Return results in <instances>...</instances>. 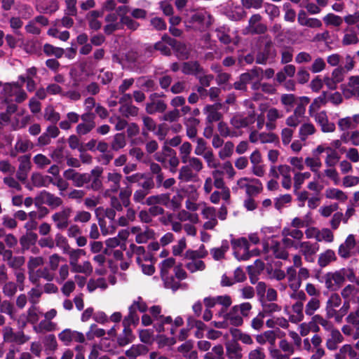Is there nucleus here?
<instances>
[{"label": "nucleus", "instance_id": "1", "mask_svg": "<svg viewBox=\"0 0 359 359\" xmlns=\"http://www.w3.org/2000/svg\"><path fill=\"white\" fill-rule=\"evenodd\" d=\"M273 227H264L262 229V233L264 235L262 243V253L264 258L269 262L272 261L273 257L287 259L289 254L273 234Z\"/></svg>", "mask_w": 359, "mask_h": 359}, {"label": "nucleus", "instance_id": "2", "mask_svg": "<svg viewBox=\"0 0 359 359\" xmlns=\"http://www.w3.org/2000/svg\"><path fill=\"white\" fill-rule=\"evenodd\" d=\"M27 98V94L18 83H6L4 84L0 93V102L7 105V111L15 113L18 109L15 103H20Z\"/></svg>", "mask_w": 359, "mask_h": 359}, {"label": "nucleus", "instance_id": "3", "mask_svg": "<svg viewBox=\"0 0 359 359\" xmlns=\"http://www.w3.org/2000/svg\"><path fill=\"white\" fill-rule=\"evenodd\" d=\"M127 255L130 257L133 255H136L137 263L144 274L151 275L154 273L155 269L153 265L152 255L149 252H147L144 247L131 243L129 250L127 251Z\"/></svg>", "mask_w": 359, "mask_h": 359}, {"label": "nucleus", "instance_id": "4", "mask_svg": "<svg viewBox=\"0 0 359 359\" xmlns=\"http://www.w3.org/2000/svg\"><path fill=\"white\" fill-rule=\"evenodd\" d=\"M211 15L205 9L194 11L185 20L186 27L200 32L204 31L211 25Z\"/></svg>", "mask_w": 359, "mask_h": 359}, {"label": "nucleus", "instance_id": "5", "mask_svg": "<svg viewBox=\"0 0 359 359\" xmlns=\"http://www.w3.org/2000/svg\"><path fill=\"white\" fill-rule=\"evenodd\" d=\"M205 307H217L215 317L217 318H226L228 316V309L231 306V299L228 295H221L216 297H208L203 299Z\"/></svg>", "mask_w": 359, "mask_h": 359}, {"label": "nucleus", "instance_id": "6", "mask_svg": "<svg viewBox=\"0 0 359 359\" xmlns=\"http://www.w3.org/2000/svg\"><path fill=\"white\" fill-rule=\"evenodd\" d=\"M292 172L293 171L291 166L287 164L271 165L269 176L275 179L280 177L282 187L285 190H290L292 187Z\"/></svg>", "mask_w": 359, "mask_h": 359}, {"label": "nucleus", "instance_id": "7", "mask_svg": "<svg viewBox=\"0 0 359 359\" xmlns=\"http://www.w3.org/2000/svg\"><path fill=\"white\" fill-rule=\"evenodd\" d=\"M233 255L239 261H245L251 257L259 255L258 250H250V245L247 238L242 237L239 238H232L231 240Z\"/></svg>", "mask_w": 359, "mask_h": 359}, {"label": "nucleus", "instance_id": "8", "mask_svg": "<svg viewBox=\"0 0 359 359\" xmlns=\"http://www.w3.org/2000/svg\"><path fill=\"white\" fill-rule=\"evenodd\" d=\"M174 265L173 258L166 259L160 264V271L165 287L175 291L178 289L180 283L173 276Z\"/></svg>", "mask_w": 359, "mask_h": 359}, {"label": "nucleus", "instance_id": "9", "mask_svg": "<svg viewBox=\"0 0 359 359\" xmlns=\"http://www.w3.org/2000/svg\"><path fill=\"white\" fill-rule=\"evenodd\" d=\"M232 189L234 191L243 189L248 196H252L258 194L262 191V184L256 178L241 177L237 180L236 185Z\"/></svg>", "mask_w": 359, "mask_h": 359}, {"label": "nucleus", "instance_id": "10", "mask_svg": "<svg viewBox=\"0 0 359 359\" xmlns=\"http://www.w3.org/2000/svg\"><path fill=\"white\" fill-rule=\"evenodd\" d=\"M295 352V346L285 339H281L278 343V348L269 349L270 356L272 359H290Z\"/></svg>", "mask_w": 359, "mask_h": 359}, {"label": "nucleus", "instance_id": "11", "mask_svg": "<svg viewBox=\"0 0 359 359\" xmlns=\"http://www.w3.org/2000/svg\"><path fill=\"white\" fill-rule=\"evenodd\" d=\"M131 194L132 189L130 187L127 185L126 187L121 189L118 198L115 196L110 197L111 208L116 211H121L123 206L128 207L130 205Z\"/></svg>", "mask_w": 359, "mask_h": 359}, {"label": "nucleus", "instance_id": "12", "mask_svg": "<svg viewBox=\"0 0 359 359\" xmlns=\"http://www.w3.org/2000/svg\"><path fill=\"white\" fill-rule=\"evenodd\" d=\"M149 313L154 319V327L158 333L165 330V325H170L172 322L170 316H164L161 314V308L159 306H153L149 309Z\"/></svg>", "mask_w": 359, "mask_h": 359}, {"label": "nucleus", "instance_id": "13", "mask_svg": "<svg viewBox=\"0 0 359 359\" xmlns=\"http://www.w3.org/2000/svg\"><path fill=\"white\" fill-rule=\"evenodd\" d=\"M137 310L141 313H144L147 310V305L141 297H138L135 299L133 304L129 306L128 314L125 316L126 322L130 320L139 323L140 317L137 313Z\"/></svg>", "mask_w": 359, "mask_h": 359}, {"label": "nucleus", "instance_id": "14", "mask_svg": "<svg viewBox=\"0 0 359 359\" xmlns=\"http://www.w3.org/2000/svg\"><path fill=\"white\" fill-rule=\"evenodd\" d=\"M122 325L123 327L122 332L117 337V342L121 346H124L133 342L135 336L132 332L131 327H136L138 323L128 320L126 322V317L123 318Z\"/></svg>", "mask_w": 359, "mask_h": 359}, {"label": "nucleus", "instance_id": "15", "mask_svg": "<svg viewBox=\"0 0 359 359\" xmlns=\"http://www.w3.org/2000/svg\"><path fill=\"white\" fill-rule=\"evenodd\" d=\"M296 249H299L300 252L304 255L306 262H313L315 255L319 250V245L317 243L304 241L297 243Z\"/></svg>", "mask_w": 359, "mask_h": 359}, {"label": "nucleus", "instance_id": "16", "mask_svg": "<svg viewBox=\"0 0 359 359\" xmlns=\"http://www.w3.org/2000/svg\"><path fill=\"white\" fill-rule=\"evenodd\" d=\"M72 211L70 208L66 207L52 215V219L57 229L63 231L68 227Z\"/></svg>", "mask_w": 359, "mask_h": 359}, {"label": "nucleus", "instance_id": "17", "mask_svg": "<svg viewBox=\"0 0 359 359\" xmlns=\"http://www.w3.org/2000/svg\"><path fill=\"white\" fill-rule=\"evenodd\" d=\"M48 25V20L43 15L36 16L29 20L25 27L27 33L33 35H39L41 32V27Z\"/></svg>", "mask_w": 359, "mask_h": 359}, {"label": "nucleus", "instance_id": "18", "mask_svg": "<svg viewBox=\"0 0 359 359\" xmlns=\"http://www.w3.org/2000/svg\"><path fill=\"white\" fill-rule=\"evenodd\" d=\"M356 245L355 236L353 234H349L345 241L341 243L338 249V254L339 257L343 259H348L354 255V250Z\"/></svg>", "mask_w": 359, "mask_h": 359}, {"label": "nucleus", "instance_id": "19", "mask_svg": "<svg viewBox=\"0 0 359 359\" xmlns=\"http://www.w3.org/2000/svg\"><path fill=\"white\" fill-rule=\"evenodd\" d=\"M35 200L37 204L43 203L53 208L58 207L62 203V201L60 197L46 191H41Z\"/></svg>", "mask_w": 359, "mask_h": 359}, {"label": "nucleus", "instance_id": "20", "mask_svg": "<svg viewBox=\"0 0 359 359\" xmlns=\"http://www.w3.org/2000/svg\"><path fill=\"white\" fill-rule=\"evenodd\" d=\"M311 117L314 118L315 121L320 127L322 132L332 133L335 130V124L329 121L327 113L325 111L313 114Z\"/></svg>", "mask_w": 359, "mask_h": 359}, {"label": "nucleus", "instance_id": "21", "mask_svg": "<svg viewBox=\"0 0 359 359\" xmlns=\"http://www.w3.org/2000/svg\"><path fill=\"white\" fill-rule=\"evenodd\" d=\"M130 233L135 235V241L137 243H145L154 236V230L147 226H133L130 228Z\"/></svg>", "mask_w": 359, "mask_h": 359}, {"label": "nucleus", "instance_id": "22", "mask_svg": "<svg viewBox=\"0 0 359 359\" xmlns=\"http://www.w3.org/2000/svg\"><path fill=\"white\" fill-rule=\"evenodd\" d=\"M345 278L339 271L328 273L325 276V285L329 290H337L344 283Z\"/></svg>", "mask_w": 359, "mask_h": 359}, {"label": "nucleus", "instance_id": "23", "mask_svg": "<svg viewBox=\"0 0 359 359\" xmlns=\"http://www.w3.org/2000/svg\"><path fill=\"white\" fill-rule=\"evenodd\" d=\"M255 121V114L254 110L249 111L247 116L241 114L233 116L231 119V124L237 129L245 128Z\"/></svg>", "mask_w": 359, "mask_h": 359}, {"label": "nucleus", "instance_id": "24", "mask_svg": "<svg viewBox=\"0 0 359 359\" xmlns=\"http://www.w3.org/2000/svg\"><path fill=\"white\" fill-rule=\"evenodd\" d=\"M267 130L271 131L276 128L277 120L283 117V112L275 107H270L266 111Z\"/></svg>", "mask_w": 359, "mask_h": 359}, {"label": "nucleus", "instance_id": "25", "mask_svg": "<svg viewBox=\"0 0 359 359\" xmlns=\"http://www.w3.org/2000/svg\"><path fill=\"white\" fill-rule=\"evenodd\" d=\"M304 304L302 302H297L292 306L291 313L285 311L288 316L289 320L292 323L297 324L304 320Z\"/></svg>", "mask_w": 359, "mask_h": 359}, {"label": "nucleus", "instance_id": "26", "mask_svg": "<svg viewBox=\"0 0 359 359\" xmlns=\"http://www.w3.org/2000/svg\"><path fill=\"white\" fill-rule=\"evenodd\" d=\"M168 40L169 45L173 49L176 56L179 59L185 60L189 57V49L184 43L177 41L172 38H169Z\"/></svg>", "mask_w": 359, "mask_h": 359}, {"label": "nucleus", "instance_id": "27", "mask_svg": "<svg viewBox=\"0 0 359 359\" xmlns=\"http://www.w3.org/2000/svg\"><path fill=\"white\" fill-rule=\"evenodd\" d=\"M222 104L215 103L211 105H207L204 108V113L207 115L206 120L208 123L219 121L222 117V114L219 111L221 109Z\"/></svg>", "mask_w": 359, "mask_h": 359}, {"label": "nucleus", "instance_id": "28", "mask_svg": "<svg viewBox=\"0 0 359 359\" xmlns=\"http://www.w3.org/2000/svg\"><path fill=\"white\" fill-rule=\"evenodd\" d=\"M107 182L109 183V188L106 190L105 196H110V193H116L120 189V182L122 175L116 172H111L107 174Z\"/></svg>", "mask_w": 359, "mask_h": 359}, {"label": "nucleus", "instance_id": "29", "mask_svg": "<svg viewBox=\"0 0 359 359\" xmlns=\"http://www.w3.org/2000/svg\"><path fill=\"white\" fill-rule=\"evenodd\" d=\"M226 354L230 359H241L243 356L242 348L236 340L228 341L225 343Z\"/></svg>", "mask_w": 359, "mask_h": 359}, {"label": "nucleus", "instance_id": "30", "mask_svg": "<svg viewBox=\"0 0 359 359\" xmlns=\"http://www.w3.org/2000/svg\"><path fill=\"white\" fill-rule=\"evenodd\" d=\"M33 147L32 142L27 138L18 136L11 156H15L18 153H25Z\"/></svg>", "mask_w": 359, "mask_h": 359}, {"label": "nucleus", "instance_id": "31", "mask_svg": "<svg viewBox=\"0 0 359 359\" xmlns=\"http://www.w3.org/2000/svg\"><path fill=\"white\" fill-rule=\"evenodd\" d=\"M329 332L330 334L326 339V347L330 351H334L337 348L339 344L343 341L344 337L337 328Z\"/></svg>", "mask_w": 359, "mask_h": 359}, {"label": "nucleus", "instance_id": "32", "mask_svg": "<svg viewBox=\"0 0 359 359\" xmlns=\"http://www.w3.org/2000/svg\"><path fill=\"white\" fill-rule=\"evenodd\" d=\"M286 276L290 288L292 290H298L301 287L302 282L297 273L296 269H294V266H289L287 268Z\"/></svg>", "mask_w": 359, "mask_h": 359}, {"label": "nucleus", "instance_id": "33", "mask_svg": "<svg viewBox=\"0 0 359 359\" xmlns=\"http://www.w3.org/2000/svg\"><path fill=\"white\" fill-rule=\"evenodd\" d=\"M34 276L33 278H32V276H29V279L32 283H36L41 278L46 281H52L55 278V273L47 267H43L38 269L34 274Z\"/></svg>", "mask_w": 359, "mask_h": 359}, {"label": "nucleus", "instance_id": "34", "mask_svg": "<svg viewBox=\"0 0 359 359\" xmlns=\"http://www.w3.org/2000/svg\"><path fill=\"white\" fill-rule=\"evenodd\" d=\"M341 304V299L339 294H332L327 302L325 306V313L326 316H332L334 311H336L337 308H339Z\"/></svg>", "mask_w": 359, "mask_h": 359}, {"label": "nucleus", "instance_id": "35", "mask_svg": "<svg viewBox=\"0 0 359 359\" xmlns=\"http://www.w3.org/2000/svg\"><path fill=\"white\" fill-rule=\"evenodd\" d=\"M198 177L196 173L187 164L181 167L179 170L178 179L184 182L195 181Z\"/></svg>", "mask_w": 359, "mask_h": 359}, {"label": "nucleus", "instance_id": "36", "mask_svg": "<svg viewBox=\"0 0 359 359\" xmlns=\"http://www.w3.org/2000/svg\"><path fill=\"white\" fill-rule=\"evenodd\" d=\"M199 120L194 118L190 117L185 121L186 133L187 137L194 140L197 135V127L199 124Z\"/></svg>", "mask_w": 359, "mask_h": 359}, {"label": "nucleus", "instance_id": "37", "mask_svg": "<svg viewBox=\"0 0 359 359\" xmlns=\"http://www.w3.org/2000/svg\"><path fill=\"white\" fill-rule=\"evenodd\" d=\"M148 348L143 344H134L126 351V355L128 359H137L138 356L147 354Z\"/></svg>", "mask_w": 359, "mask_h": 359}, {"label": "nucleus", "instance_id": "38", "mask_svg": "<svg viewBox=\"0 0 359 359\" xmlns=\"http://www.w3.org/2000/svg\"><path fill=\"white\" fill-rule=\"evenodd\" d=\"M262 18L259 14H255L249 20L250 31L254 33L261 34L266 30V27L260 23Z\"/></svg>", "mask_w": 359, "mask_h": 359}, {"label": "nucleus", "instance_id": "39", "mask_svg": "<svg viewBox=\"0 0 359 359\" xmlns=\"http://www.w3.org/2000/svg\"><path fill=\"white\" fill-rule=\"evenodd\" d=\"M38 236L34 232H27L20 238V243L23 250H29L37 241Z\"/></svg>", "mask_w": 359, "mask_h": 359}, {"label": "nucleus", "instance_id": "40", "mask_svg": "<svg viewBox=\"0 0 359 359\" xmlns=\"http://www.w3.org/2000/svg\"><path fill=\"white\" fill-rule=\"evenodd\" d=\"M229 325L236 327L242 325L243 319L238 311V308L233 306L229 311L227 318H226Z\"/></svg>", "mask_w": 359, "mask_h": 359}, {"label": "nucleus", "instance_id": "41", "mask_svg": "<svg viewBox=\"0 0 359 359\" xmlns=\"http://www.w3.org/2000/svg\"><path fill=\"white\" fill-rule=\"evenodd\" d=\"M182 71L184 74H193L198 76L202 73V68L198 62H187L182 65Z\"/></svg>", "mask_w": 359, "mask_h": 359}, {"label": "nucleus", "instance_id": "42", "mask_svg": "<svg viewBox=\"0 0 359 359\" xmlns=\"http://www.w3.org/2000/svg\"><path fill=\"white\" fill-rule=\"evenodd\" d=\"M44 264V259L42 257H30L27 262V269L29 277L32 276L33 278L34 274L38 270V267L43 266Z\"/></svg>", "mask_w": 359, "mask_h": 359}, {"label": "nucleus", "instance_id": "43", "mask_svg": "<svg viewBox=\"0 0 359 359\" xmlns=\"http://www.w3.org/2000/svg\"><path fill=\"white\" fill-rule=\"evenodd\" d=\"M305 165L315 174H316L318 178L320 177V173L319 172L320 168L322 166V162L318 156L306 157L305 158Z\"/></svg>", "mask_w": 359, "mask_h": 359}, {"label": "nucleus", "instance_id": "44", "mask_svg": "<svg viewBox=\"0 0 359 359\" xmlns=\"http://www.w3.org/2000/svg\"><path fill=\"white\" fill-rule=\"evenodd\" d=\"M31 180L34 187H48L52 181V177L48 175H43L40 173H33Z\"/></svg>", "mask_w": 359, "mask_h": 359}, {"label": "nucleus", "instance_id": "45", "mask_svg": "<svg viewBox=\"0 0 359 359\" xmlns=\"http://www.w3.org/2000/svg\"><path fill=\"white\" fill-rule=\"evenodd\" d=\"M230 198L229 189H219L212 192L210 196V200L212 203H219L221 199L228 202Z\"/></svg>", "mask_w": 359, "mask_h": 359}, {"label": "nucleus", "instance_id": "46", "mask_svg": "<svg viewBox=\"0 0 359 359\" xmlns=\"http://www.w3.org/2000/svg\"><path fill=\"white\" fill-rule=\"evenodd\" d=\"M187 259L185 266L191 273L203 271L205 268V264L201 259L196 258H187Z\"/></svg>", "mask_w": 359, "mask_h": 359}, {"label": "nucleus", "instance_id": "47", "mask_svg": "<svg viewBox=\"0 0 359 359\" xmlns=\"http://www.w3.org/2000/svg\"><path fill=\"white\" fill-rule=\"evenodd\" d=\"M229 248V242L226 240L222 242L219 248H214L210 250V254L216 261L221 260L224 257L225 253Z\"/></svg>", "mask_w": 359, "mask_h": 359}, {"label": "nucleus", "instance_id": "48", "mask_svg": "<svg viewBox=\"0 0 359 359\" xmlns=\"http://www.w3.org/2000/svg\"><path fill=\"white\" fill-rule=\"evenodd\" d=\"M66 120H63L60 122V127L62 130H69L71 128V125L78 123L80 118V115L76 112L71 111L68 112L66 115Z\"/></svg>", "mask_w": 359, "mask_h": 359}, {"label": "nucleus", "instance_id": "49", "mask_svg": "<svg viewBox=\"0 0 359 359\" xmlns=\"http://www.w3.org/2000/svg\"><path fill=\"white\" fill-rule=\"evenodd\" d=\"M336 258L334 250L329 249L319 255L318 263L320 267H325L331 262L334 261Z\"/></svg>", "mask_w": 359, "mask_h": 359}, {"label": "nucleus", "instance_id": "50", "mask_svg": "<svg viewBox=\"0 0 359 359\" xmlns=\"http://www.w3.org/2000/svg\"><path fill=\"white\" fill-rule=\"evenodd\" d=\"M167 108V105L163 100L154 101L147 103L146 105V111L149 114L156 112H163Z\"/></svg>", "mask_w": 359, "mask_h": 359}, {"label": "nucleus", "instance_id": "51", "mask_svg": "<svg viewBox=\"0 0 359 359\" xmlns=\"http://www.w3.org/2000/svg\"><path fill=\"white\" fill-rule=\"evenodd\" d=\"M117 17L115 14H109L106 16L105 20L108 22L104 27L105 34L109 35L119 28V25L116 22Z\"/></svg>", "mask_w": 359, "mask_h": 359}, {"label": "nucleus", "instance_id": "52", "mask_svg": "<svg viewBox=\"0 0 359 359\" xmlns=\"http://www.w3.org/2000/svg\"><path fill=\"white\" fill-rule=\"evenodd\" d=\"M359 290L353 285H347L341 291V295L344 300L353 301L357 297Z\"/></svg>", "mask_w": 359, "mask_h": 359}, {"label": "nucleus", "instance_id": "53", "mask_svg": "<svg viewBox=\"0 0 359 359\" xmlns=\"http://www.w3.org/2000/svg\"><path fill=\"white\" fill-rule=\"evenodd\" d=\"M273 57V50L271 45L267 44L262 51L257 55L256 62L258 64H266L270 57Z\"/></svg>", "mask_w": 359, "mask_h": 359}, {"label": "nucleus", "instance_id": "54", "mask_svg": "<svg viewBox=\"0 0 359 359\" xmlns=\"http://www.w3.org/2000/svg\"><path fill=\"white\" fill-rule=\"evenodd\" d=\"M340 159V155L336 151L335 149L331 147L328 149V152L326 154L325 159V164L326 167H335L339 163Z\"/></svg>", "mask_w": 359, "mask_h": 359}, {"label": "nucleus", "instance_id": "55", "mask_svg": "<svg viewBox=\"0 0 359 359\" xmlns=\"http://www.w3.org/2000/svg\"><path fill=\"white\" fill-rule=\"evenodd\" d=\"M326 103V94L323 93L316 98L309 107V114L310 116L319 113L318 109Z\"/></svg>", "mask_w": 359, "mask_h": 359}, {"label": "nucleus", "instance_id": "56", "mask_svg": "<svg viewBox=\"0 0 359 359\" xmlns=\"http://www.w3.org/2000/svg\"><path fill=\"white\" fill-rule=\"evenodd\" d=\"M316 130L313 124L305 123L302 124L299 130V136L302 141H306L309 135L316 133Z\"/></svg>", "mask_w": 359, "mask_h": 359}, {"label": "nucleus", "instance_id": "57", "mask_svg": "<svg viewBox=\"0 0 359 359\" xmlns=\"http://www.w3.org/2000/svg\"><path fill=\"white\" fill-rule=\"evenodd\" d=\"M225 355L222 345L218 344L212 347L210 351L206 353L203 359H224Z\"/></svg>", "mask_w": 359, "mask_h": 359}, {"label": "nucleus", "instance_id": "58", "mask_svg": "<svg viewBox=\"0 0 359 359\" xmlns=\"http://www.w3.org/2000/svg\"><path fill=\"white\" fill-rule=\"evenodd\" d=\"M167 151L169 153V157L167 161L168 168L170 172L172 173H175L177 170V167L180 164V159L176 156V154L174 150L167 148Z\"/></svg>", "mask_w": 359, "mask_h": 359}, {"label": "nucleus", "instance_id": "59", "mask_svg": "<svg viewBox=\"0 0 359 359\" xmlns=\"http://www.w3.org/2000/svg\"><path fill=\"white\" fill-rule=\"evenodd\" d=\"M120 113L125 117L136 116L138 114L139 109L132 103L122 104L119 107Z\"/></svg>", "mask_w": 359, "mask_h": 359}, {"label": "nucleus", "instance_id": "60", "mask_svg": "<svg viewBox=\"0 0 359 359\" xmlns=\"http://www.w3.org/2000/svg\"><path fill=\"white\" fill-rule=\"evenodd\" d=\"M325 196L330 199H336L340 201H345L347 199L346 194L340 189L329 188L325 191Z\"/></svg>", "mask_w": 359, "mask_h": 359}, {"label": "nucleus", "instance_id": "61", "mask_svg": "<svg viewBox=\"0 0 359 359\" xmlns=\"http://www.w3.org/2000/svg\"><path fill=\"white\" fill-rule=\"evenodd\" d=\"M175 218L181 222L189 221L192 224L198 222V216L196 213H191L184 210L180 211L176 215Z\"/></svg>", "mask_w": 359, "mask_h": 359}, {"label": "nucleus", "instance_id": "62", "mask_svg": "<svg viewBox=\"0 0 359 359\" xmlns=\"http://www.w3.org/2000/svg\"><path fill=\"white\" fill-rule=\"evenodd\" d=\"M170 38L168 36L162 37V40L155 43L154 48L156 50L160 51L163 55H170L171 53L170 48L168 39Z\"/></svg>", "mask_w": 359, "mask_h": 359}, {"label": "nucleus", "instance_id": "63", "mask_svg": "<svg viewBox=\"0 0 359 359\" xmlns=\"http://www.w3.org/2000/svg\"><path fill=\"white\" fill-rule=\"evenodd\" d=\"M65 253L69 255V264L71 266L79 263L80 257L86 254L85 251L82 249H72L71 248H69Z\"/></svg>", "mask_w": 359, "mask_h": 359}, {"label": "nucleus", "instance_id": "64", "mask_svg": "<svg viewBox=\"0 0 359 359\" xmlns=\"http://www.w3.org/2000/svg\"><path fill=\"white\" fill-rule=\"evenodd\" d=\"M320 307V300L317 297H312L306 304L305 313L306 316H313L315 312L317 311Z\"/></svg>", "mask_w": 359, "mask_h": 359}]
</instances>
